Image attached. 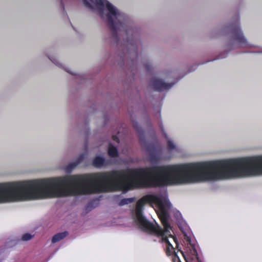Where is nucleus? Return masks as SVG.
I'll return each instance as SVG.
<instances>
[{
	"label": "nucleus",
	"instance_id": "1",
	"mask_svg": "<svg viewBox=\"0 0 262 262\" xmlns=\"http://www.w3.org/2000/svg\"><path fill=\"white\" fill-rule=\"evenodd\" d=\"M172 213L177 220L179 228L184 233V249L188 247L189 242L196 248L195 244L187 234L188 227L181 213L172 208L166 190L158 194L147 195L137 202L135 210L132 208V226H136L152 237L158 236L159 232L162 236H170L180 251L177 238L170 233L172 227L169 222Z\"/></svg>",
	"mask_w": 262,
	"mask_h": 262
},
{
	"label": "nucleus",
	"instance_id": "2",
	"mask_svg": "<svg viewBox=\"0 0 262 262\" xmlns=\"http://www.w3.org/2000/svg\"><path fill=\"white\" fill-rule=\"evenodd\" d=\"M83 6L97 13L110 30L113 40L124 54L129 53L131 47V20L107 0H82Z\"/></svg>",
	"mask_w": 262,
	"mask_h": 262
},
{
	"label": "nucleus",
	"instance_id": "3",
	"mask_svg": "<svg viewBox=\"0 0 262 262\" xmlns=\"http://www.w3.org/2000/svg\"><path fill=\"white\" fill-rule=\"evenodd\" d=\"M222 32L225 35L230 34V38L228 40L225 52L220 54L216 59L226 57L227 54L232 50L238 48L259 49L254 53H262V48L250 43L245 36L239 24V16L238 14L232 19L230 24L224 27Z\"/></svg>",
	"mask_w": 262,
	"mask_h": 262
},
{
	"label": "nucleus",
	"instance_id": "4",
	"mask_svg": "<svg viewBox=\"0 0 262 262\" xmlns=\"http://www.w3.org/2000/svg\"><path fill=\"white\" fill-rule=\"evenodd\" d=\"M132 128H135L138 132L140 143L147 152L148 160L152 164H158L162 160L171 158L174 154L180 153L182 151L181 148L177 146L172 141L168 140L167 146L170 155L168 157H164L163 156V150L158 144H148L146 142L144 130L138 126L137 123L133 120Z\"/></svg>",
	"mask_w": 262,
	"mask_h": 262
},
{
	"label": "nucleus",
	"instance_id": "5",
	"mask_svg": "<svg viewBox=\"0 0 262 262\" xmlns=\"http://www.w3.org/2000/svg\"><path fill=\"white\" fill-rule=\"evenodd\" d=\"M166 79H167L166 76H164V78H163L159 76H154L149 80V88L158 92L168 91L173 86L176 82H167L165 81Z\"/></svg>",
	"mask_w": 262,
	"mask_h": 262
},
{
	"label": "nucleus",
	"instance_id": "6",
	"mask_svg": "<svg viewBox=\"0 0 262 262\" xmlns=\"http://www.w3.org/2000/svg\"><path fill=\"white\" fill-rule=\"evenodd\" d=\"M188 247L184 249V250L180 249L186 262H202L201 258L199 256L196 248L188 243Z\"/></svg>",
	"mask_w": 262,
	"mask_h": 262
},
{
	"label": "nucleus",
	"instance_id": "7",
	"mask_svg": "<svg viewBox=\"0 0 262 262\" xmlns=\"http://www.w3.org/2000/svg\"><path fill=\"white\" fill-rule=\"evenodd\" d=\"M158 234H159V233ZM158 235H159L158 236L153 237V241L155 242L164 243L166 246V252L167 254L168 255H170L171 254L173 255V262H181L177 253L176 252L174 248L171 244V242L168 239V237L162 236L160 234Z\"/></svg>",
	"mask_w": 262,
	"mask_h": 262
},
{
	"label": "nucleus",
	"instance_id": "8",
	"mask_svg": "<svg viewBox=\"0 0 262 262\" xmlns=\"http://www.w3.org/2000/svg\"><path fill=\"white\" fill-rule=\"evenodd\" d=\"M49 59L56 66L62 68L64 69L66 72H67L69 73H70L72 75H75L76 78L78 79H83L84 78V76L83 75H80L79 74H76V73H74L72 72L71 70H70L69 69H68L67 67H64L58 60V59L55 57V56H51L47 55Z\"/></svg>",
	"mask_w": 262,
	"mask_h": 262
},
{
	"label": "nucleus",
	"instance_id": "9",
	"mask_svg": "<svg viewBox=\"0 0 262 262\" xmlns=\"http://www.w3.org/2000/svg\"><path fill=\"white\" fill-rule=\"evenodd\" d=\"M84 159V155L81 154L77 158L76 161L69 163L64 167V170L67 173H70Z\"/></svg>",
	"mask_w": 262,
	"mask_h": 262
},
{
	"label": "nucleus",
	"instance_id": "10",
	"mask_svg": "<svg viewBox=\"0 0 262 262\" xmlns=\"http://www.w3.org/2000/svg\"><path fill=\"white\" fill-rule=\"evenodd\" d=\"M105 164L104 158L101 156L96 157L93 161V165L97 168H100Z\"/></svg>",
	"mask_w": 262,
	"mask_h": 262
},
{
	"label": "nucleus",
	"instance_id": "11",
	"mask_svg": "<svg viewBox=\"0 0 262 262\" xmlns=\"http://www.w3.org/2000/svg\"><path fill=\"white\" fill-rule=\"evenodd\" d=\"M68 234V232H63L61 233H58L56 234H55L53 237L52 239V242L53 243H57L60 240L64 238L65 237H66Z\"/></svg>",
	"mask_w": 262,
	"mask_h": 262
},
{
	"label": "nucleus",
	"instance_id": "12",
	"mask_svg": "<svg viewBox=\"0 0 262 262\" xmlns=\"http://www.w3.org/2000/svg\"><path fill=\"white\" fill-rule=\"evenodd\" d=\"M108 154L111 157H117L118 156L117 148L111 143L108 144Z\"/></svg>",
	"mask_w": 262,
	"mask_h": 262
},
{
	"label": "nucleus",
	"instance_id": "13",
	"mask_svg": "<svg viewBox=\"0 0 262 262\" xmlns=\"http://www.w3.org/2000/svg\"><path fill=\"white\" fill-rule=\"evenodd\" d=\"M134 32V29L132 27V33ZM133 36V34H132V36ZM132 40H133L132 39ZM132 42H133V40H132ZM139 47V44L136 43L134 44L133 42H132V66H133V56H135L136 57H139V54L138 53V49Z\"/></svg>",
	"mask_w": 262,
	"mask_h": 262
},
{
	"label": "nucleus",
	"instance_id": "14",
	"mask_svg": "<svg viewBox=\"0 0 262 262\" xmlns=\"http://www.w3.org/2000/svg\"><path fill=\"white\" fill-rule=\"evenodd\" d=\"M131 203V198L122 199L119 203L120 206H123L126 204H128Z\"/></svg>",
	"mask_w": 262,
	"mask_h": 262
},
{
	"label": "nucleus",
	"instance_id": "15",
	"mask_svg": "<svg viewBox=\"0 0 262 262\" xmlns=\"http://www.w3.org/2000/svg\"><path fill=\"white\" fill-rule=\"evenodd\" d=\"M33 236L29 233H26L22 236V240L24 241H27L32 238Z\"/></svg>",
	"mask_w": 262,
	"mask_h": 262
},
{
	"label": "nucleus",
	"instance_id": "16",
	"mask_svg": "<svg viewBox=\"0 0 262 262\" xmlns=\"http://www.w3.org/2000/svg\"><path fill=\"white\" fill-rule=\"evenodd\" d=\"M112 138L114 141L116 142L117 143L119 142V139L116 136H113Z\"/></svg>",
	"mask_w": 262,
	"mask_h": 262
},
{
	"label": "nucleus",
	"instance_id": "17",
	"mask_svg": "<svg viewBox=\"0 0 262 262\" xmlns=\"http://www.w3.org/2000/svg\"><path fill=\"white\" fill-rule=\"evenodd\" d=\"M66 0H61L60 3L62 6L64 8L65 4H66Z\"/></svg>",
	"mask_w": 262,
	"mask_h": 262
},
{
	"label": "nucleus",
	"instance_id": "18",
	"mask_svg": "<svg viewBox=\"0 0 262 262\" xmlns=\"http://www.w3.org/2000/svg\"><path fill=\"white\" fill-rule=\"evenodd\" d=\"M146 69L147 70H150V66H149V65H148V64H146Z\"/></svg>",
	"mask_w": 262,
	"mask_h": 262
},
{
	"label": "nucleus",
	"instance_id": "19",
	"mask_svg": "<svg viewBox=\"0 0 262 262\" xmlns=\"http://www.w3.org/2000/svg\"><path fill=\"white\" fill-rule=\"evenodd\" d=\"M160 127L161 128V129H163V126L161 124H160Z\"/></svg>",
	"mask_w": 262,
	"mask_h": 262
},
{
	"label": "nucleus",
	"instance_id": "20",
	"mask_svg": "<svg viewBox=\"0 0 262 262\" xmlns=\"http://www.w3.org/2000/svg\"><path fill=\"white\" fill-rule=\"evenodd\" d=\"M158 113H159V115L160 116V109H158Z\"/></svg>",
	"mask_w": 262,
	"mask_h": 262
},
{
	"label": "nucleus",
	"instance_id": "21",
	"mask_svg": "<svg viewBox=\"0 0 262 262\" xmlns=\"http://www.w3.org/2000/svg\"><path fill=\"white\" fill-rule=\"evenodd\" d=\"M134 198H132V202L134 201Z\"/></svg>",
	"mask_w": 262,
	"mask_h": 262
}]
</instances>
